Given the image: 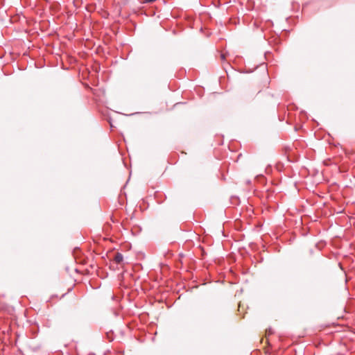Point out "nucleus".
Masks as SVG:
<instances>
[{
  "mask_svg": "<svg viewBox=\"0 0 355 355\" xmlns=\"http://www.w3.org/2000/svg\"><path fill=\"white\" fill-rule=\"evenodd\" d=\"M220 57H221V59H222V60H224V59L225 58V55H224V54H221Z\"/></svg>",
  "mask_w": 355,
  "mask_h": 355,
  "instance_id": "obj_4",
  "label": "nucleus"
},
{
  "mask_svg": "<svg viewBox=\"0 0 355 355\" xmlns=\"http://www.w3.org/2000/svg\"><path fill=\"white\" fill-rule=\"evenodd\" d=\"M259 92L260 89H254L252 87H249L244 91L242 95V100L245 102H250Z\"/></svg>",
  "mask_w": 355,
  "mask_h": 355,
  "instance_id": "obj_1",
  "label": "nucleus"
},
{
  "mask_svg": "<svg viewBox=\"0 0 355 355\" xmlns=\"http://www.w3.org/2000/svg\"><path fill=\"white\" fill-rule=\"evenodd\" d=\"M239 72H241V73H245V72L249 73V72H252V71H241H241H239Z\"/></svg>",
  "mask_w": 355,
  "mask_h": 355,
  "instance_id": "obj_3",
  "label": "nucleus"
},
{
  "mask_svg": "<svg viewBox=\"0 0 355 355\" xmlns=\"http://www.w3.org/2000/svg\"><path fill=\"white\" fill-rule=\"evenodd\" d=\"M123 254L120 252H116L114 255V261L116 263H121L123 261Z\"/></svg>",
  "mask_w": 355,
  "mask_h": 355,
  "instance_id": "obj_2",
  "label": "nucleus"
}]
</instances>
